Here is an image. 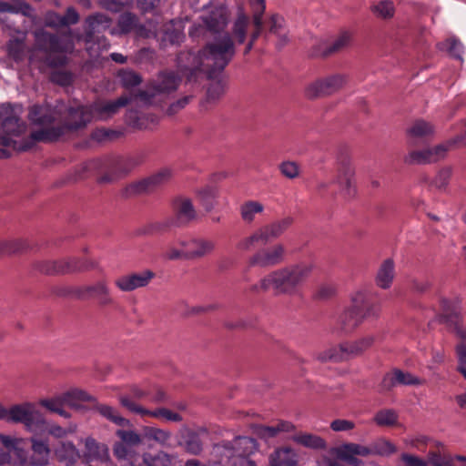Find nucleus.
Masks as SVG:
<instances>
[{
    "label": "nucleus",
    "instance_id": "nucleus-1",
    "mask_svg": "<svg viewBox=\"0 0 466 466\" xmlns=\"http://www.w3.org/2000/svg\"><path fill=\"white\" fill-rule=\"evenodd\" d=\"M28 118L33 124L46 127L33 131L31 139L35 142H52L85 127L94 117L91 106H66L64 102L58 101L55 106L48 104L32 106Z\"/></svg>",
    "mask_w": 466,
    "mask_h": 466
},
{
    "label": "nucleus",
    "instance_id": "nucleus-2",
    "mask_svg": "<svg viewBox=\"0 0 466 466\" xmlns=\"http://www.w3.org/2000/svg\"><path fill=\"white\" fill-rule=\"evenodd\" d=\"M236 55V46L228 32L214 37L198 53H180L179 66L188 72L189 81L204 73L208 79L217 78Z\"/></svg>",
    "mask_w": 466,
    "mask_h": 466
},
{
    "label": "nucleus",
    "instance_id": "nucleus-3",
    "mask_svg": "<svg viewBox=\"0 0 466 466\" xmlns=\"http://www.w3.org/2000/svg\"><path fill=\"white\" fill-rule=\"evenodd\" d=\"M312 268V265L306 262L282 267L269 272L258 283L252 285L250 290L254 293L272 290L276 295H297Z\"/></svg>",
    "mask_w": 466,
    "mask_h": 466
},
{
    "label": "nucleus",
    "instance_id": "nucleus-4",
    "mask_svg": "<svg viewBox=\"0 0 466 466\" xmlns=\"http://www.w3.org/2000/svg\"><path fill=\"white\" fill-rule=\"evenodd\" d=\"M138 165L134 158L120 157H106L86 161L83 165L85 172L96 171L102 175L99 181L106 183L113 181L118 175H126Z\"/></svg>",
    "mask_w": 466,
    "mask_h": 466
},
{
    "label": "nucleus",
    "instance_id": "nucleus-5",
    "mask_svg": "<svg viewBox=\"0 0 466 466\" xmlns=\"http://www.w3.org/2000/svg\"><path fill=\"white\" fill-rule=\"evenodd\" d=\"M257 450L255 439L247 436H238L233 441H223L214 445L213 456H224L230 466L240 464V459L249 460L248 456Z\"/></svg>",
    "mask_w": 466,
    "mask_h": 466
},
{
    "label": "nucleus",
    "instance_id": "nucleus-6",
    "mask_svg": "<svg viewBox=\"0 0 466 466\" xmlns=\"http://www.w3.org/2000/svg\"><path fill=\"white\" fill-rule=\"evenodd\" d=\"M378 338L377 335L368 334L357 340L340 343L339 346L321 352L318 359L322 362H340L356 358L370 349Z\"/></svg>",
    "mask_w": 466,
    "mask_h": 466
},
{
    "label": "nucleus",
    "instance_id": "nucleus-7",
    "mask_svg": "<svg viewBox=\"0 0 466 466\" xmlns=\"http://www.w3.org/2000/svg\"><path fill=\"white\" fill-rule=\"evenodd\" d=\"M36 46L46 55L45 64L52 68L64 66L67 64V57L64 55L69 49V45L56 34L41 31L35 35Z\"/></svg>",
    "mask_w": 466,
    "mask_h": 466
},
{
    "label": "nucleus",
    "instance_id": "nucleus-8",
    "mask_svg": "<svg viewBox=\"0 0 466 466\" xmlns=\"http://www.w3.org/2000/svg\"><path fill=\"white\" fill-rule=\"evenodd\" d=\"M289 217L274 221L258 228L249 237L240 240L237 248L242 251H248L258 246H265L273 239L280 237L292 224Z\"/></svg>",
    "mask_w": 466,
    "mask_h": 466
},
{
    "label": "nucleus",
    "instance_id": "nucleus-9",
    "mask_svg": "<svg viewBox=\"0 0 466 466\" xmlns=\"http://www.w3.org/2000/svg\"><path fill=\"white\" fill-rule=\"evenodd\" d=\"M289 217L274 221L258 228L249 237L240 240L237 248L242 251H248L258 246H265L273 239L280 237L292 224Z\"/></svg>",
    "mask_w": 466,
    "mask_h": 466
},
{
    "label": "nucleus",
    "instance_id": "nucleus-10",
    "mask_svg": "<svg viewBox=\"0 0 466 466\" xmlns=\"http://www.w3.org/2000/svg\"><path fill=\"white\" fill-rule=\"evenodd\" d=\"M289 217L274 221L258 228L249 237L240 240L237 248L242 251H248L258 246H265L273 239L280 237L292 224Z\"/></svg>",
    "mask_w": 466,
    "mask_h": 466
},
{
    "label": "nucleus",
    "instance_id": "nucleus-11",
    "mask_svg": "<svg viewBox=\"0 0 466 466\" xmlns=\"http://www.w3.org/2000/svg\"><path fill=\"white\" fill-rule=\"evenodd\" d=\"M8 421L22 423L28 431L35 434L43 432L46 428L43 413L29 402L13 405L9 409Z\"/></svg>",
    "mask_w": 466,
    "mask_h": 466
},
{
    "label": "nucleus",
    "instance_id": "nucleus-12",
    "mask_svg": "<svg viewBox=\"0 0 466 466\" xmlns=\"http://www.w3.org/2000/svg\"><path fill=\"white\" fill-rule=\"evenodd\" d=\"M93 400V397L87 392L78 389H73L54 399L41 400L40 405L51 412L57 413L64 418H69L70 413L65 410V407L79 410L81 408V402Z\"/></svg>",
    "mask_w": 466,
    "mask_h": 466
},
{
    "label": "nucleus",
    "instance_id": "nucleus-13",
    "mask_svg": "<svg viewBox=\"0 0 466 466\" xmlns=\"http://www.w3.org/2000/svg\"><path fill=\"white\" fill-rule=\"evenodd\" d=\"M179 82V77L174 72H162L146 90L139 93V96L149 104L157 103L162 100V96L174 92Z\"/></svg>",
    "mask_w": 466,
    "mask_h": 466
},
{
    "label": "nucleus",
    "instance_id": "nucleus-14",
    "mask_svg": "<svg viewBox=\"0 0 466 466\" xmlns=\"http://www.w3.org/2000/svg\"><path fill=\"white\" fill-rule=\"evenodd\" d=\"M2 119L1 128L5 134L0 137V159L7 158L10 157L9 152L5 148L7 147H15V141L9 136L21 135L25 125L15 115H14L9 106H3L0 113Z\"/></svg>",
    "mask_w": 466,
    "mask_h": 466
},
{
    "label": "nucleus",
    "instance_id": "nucleus-15",
    "mask_svg": "<svg viewBox=\"0 0 466 466\" xmlns=\"http://www.w3.org/2000/svg\"><path fill=\"white\" fill-rule=\"evenodd\" d=\"M31 455L28 458L23 449H16V457L19 466H46L48 464L50 448L48 442L38 439L36 436L30 438Z\"/></svg>",
    "mask_w": 466,
    "mask_h": 466
},
{
    "label": "nucleus",
    "instance_id": "nucleus-16",
    "mask_svg": "<svg viewBox=\"0 0 466 466\" xmlns=\"http://www.w3.org/2000/svg\"><path fill=\"white\" fill-rule=\"evenodd\" d=\"M172 177V171L168 167L159 169L149 177L129 184L125 188L127 196L137 194H147L154 192L160 187L167 184Z\"/></svg>",
    "mask_w": 466,
    "mask_h": 466
},
{
    "label": "nucleus",
    "instance_id": "nucleus-17",
    "mask_svg": "<svg viewBox=\"0 0 466 466\" xmlns=\"http://www.w3.org/2000/svg\"><path fill=\"white\" fill-rule=\"evenodd\" d=\"M94 267L92 262L86 259L71 258L68 259L41 261L37 264V269L47 275L68 274L76 271L87 270Z\"/></svg>",
    "mask_w": 466,
    "mask_h": 466
},
{
    "label": "nucleus",
    "instance_id": "nucleus-18",
    "mask_svg": "<svg viewBox=\"0 0 466 466\" xmlns=\"http://www.w3.org/2000/svg\"><path fill=\"white\" fill-rule=\"evenodd\" d=\"M228 25V13L227 9L222 6H216L212 8L207 15L201 17V24L194 25L189 31V35L195 37L200 35L204 29L210 33L218 34L226 28Z\"/></svg>",
    "mask_w": 466,
    "mask_h": 466
},
{
    "label": "nucleus",
    "instance_id": "nucleus-19",
    "mask_svg": "<svg viewBox=\"0 0 466 466\" xmlns=\"http://www.w3.org/2000/svg\"><path fill=\"white\" fill-rule=\"evenodd\" d=\"M74 294L80 299H96L100 307H107L115 304L107 283L99 280L91 285L78 287Z\"/></svg>",
    "mask_w": 466,
    "mask_h": 466
},
{
    "label": "nucleus",
    "instance_id": "nucleus-20",
    "mask_svg": "<svg viewBox=\"0 0 466 466\" xmlns=\"http://www.w3.org/2000/svg\"><path fill=\"white\" fill-rule=\"evenodd\" d=\"M345 84L346 76L344 75H331L309 84L306 88V96L309 98L329 96L339 91Z\"/></svg>",
    "mask_w": 466,
    "mask_h": 466
},
{
    "label": "nucleus",
    "instance_id": "nucleus-21",
    "mask_svg": "<svg viewBox=\"0 0 466 466\" xmlns=\"http://www.w3.org/2000/svg\"><path fill=\"white\" fill-rule=\"evenodd\" d=\"M285 259V248L276 244L270 248L258 249L248 259L250 267L268 268L279 265Z\"/></svg>",
    "mask_w": 466,
    "mask_h": 466
},
{
    "label": "nucleus",
    "instance_id": "nucleus-22",
    "mask_svg": "<svg viewBox=\"0 0 466 466\" xmlns=\"http://www.w3.org/2000/svg\"><path fill=\"white\" fill-rule=\"evenodd\" d=\"M178 244L186 249V259L196 260L208 256L215 249L216 244L211 239L204 238H192L188 240H180Z\"/></svg>",
    "mask_w": 466,
    "mask_h": 466
},
{
    "label": "nucleus",
    "instance_id": "nucleus-23",
    "mask_svg": "<svg viewBox=\"0 0 466 466\" xmlns=\"http://www.w3.org/2000/svg\"><path fill=\"white\" fill-rule=\"evenodd\" d=\"M197 217L196 209L192 201L187 198H177L173 201V222L175 227L182 228L187 226Z\"/></svg>",
    "mask_w": 466,
    "mask_h": 466
},
{
    "label": "nucleus",
    "instance_id": "nucleus-24",
    "mask_svg": "<svg viewBox=\"0 0 466 466\" xmlns=\"http://www.w3.org/2000/svg\"><path fill=\"white\" fill-rule=\"evenodd\" d=\"M155 273L151 270H144L137 273L124 275L115 280L117 289L124 292H130L139 288H144L154 279Z\"/></svg>",
    "mask_w": 466,
    "mask_h": 466
},
{
    "label": "nucleus",
    "instance_id": "nucleus-25",
    "mask_svg": "<svg viewBox=\"0 0 466 466\" xmlns=\"http://www.w3.org/2000/svg\"><path fill=\"white\" fill-rule=\"evenodd\" d=\"M130 101L127 96H121L116 100L97 101L91 105L93 117L99 120H106L116 115Z\"/></svg>",
    "mask_w": 466,
    "mask_h": 466
},
{
    "label": "nucleus",
    "instance_id": "nucleus-26",
    "mask_svg": "<svg viewBox=\"0 0 466 466\" xmlns=\"http://www.w3.org/2000/svg\"><path fill=\"white\" fill-rule=\"evenodd\" d=\"M351 35L349 32H342L331 44L320 42L313 46L310 56L315 57H327L333 54L341 52L350 46Z\"/></svg>",
    "mask_w": 466,
    "mask_h": 466
},
{
    "label": "nucleus",
    "instance_id": "nucleus-27",
    "mask_svg": "<svg viewBox=\"0 0 466 466\" xmlns=\"http://www.w3.org/2000/svg\"><path fill=\"white\" fill-rule=\"evenodd\" d=\"M351 300L354 308L357 309L361 322L379 316L380 305L371 301L365 291L356 292Z\"/></svg>",
    "mask_w": 466,
    "mask_h": 466
},
{
    "label": "nucleus",
    "instance_id": "nucleus-28",
    "mask_svg": "<svg viewBox=\"0 0 466 466\" xmlns=\"http://www.w3.org/2000/svg\"><path fill=\"white\" fill-rule=\"evenodd\" d=\"M285 19L279 14H272L267 20H264V31L265 37L268 35H274L279 37L278 46L282 47L287 42L288 37L284 28Z\"/></svg>",
    "mask_w": 466,
    "mask_h": 466
},
{
    "label": "nucleus",
    "instance_id": "nucleus-29",
    "mask_svg": "<svg viewBox=\"0 0 466 466\" xmlns=\"http://www.w3.org/2000/svg\"><path fill=\"white\" fill-rule=\"evenodd\" d=\"M177 457L164 451L144 452L141 461L131 462L130 466H177Z\"/></svg>",
    "mask_w": 466,
    "mask_h": 466
},
{
    "label": "nucleus",
    "instance_id": "nucleus-30",
    "mask_svg": "<svg viewBox=\"0 0 466 466\" xmlns=\"http://www.w3.org/2000/svg\"><path fill=\"white\" fill-rule=\"evenodd\" d=\"M299 455L291 447L276 449L269 456L270 466H298Z\"/></svg>",
    "mask_w": 466,
    "mask_h": 466
},
{
    "label": "nucleus",
    "instance_id": "nucleus-31",
    "mask_svg": "<svg viewBox=\"0 0 466 466\" xmlns=\"http://www.w3.org/2000/svg\"><path fill=\"white\" fill-rule=\"evenodd\" d=\"M249 25L250 17L242 9L238 10L231 33H229L235 45H243L246 42Z\"/></svg>",
    "mask_w": 466,
    "mask_h": 466
},
{
    "label": "nucleus",
    "instance_id": "nucleus-32",
    "mask_svg": "<svg viewBox=\"0 0 466 466\" xmlns=\"http://www.w3.org/2000/svg\"><path fill=\"white\" fill-rule=\"evenodd\" d=\"M147 395V391L137 386H133L130 388L127 393L121 394L118 400L119 403L123 408L127 409L131 413L139 415V412L134 410L131 406H137L138 407V409L147 410L146 408L141 406L137 401L144 400Z\"/></svg>",
    "mask_w": 466,
    "mask_h": 466
},
{
    "label": "nucleus",
    "instance_id": "nucleus-33",
    "mask_svg": "<svg viewBox=\"0 0 466 466\" xmlns=\"http://www.w3.org/2000/svg\"><path fill=\"white\" fill-rule=\"evenodd\" d=\"M395 277V264L393 259H385L379 267L376 277V285L383 289L390 288Z\"/></svg>",
    "mask_w": 466,
    "mask_h": 466
},
{
    "label": "nucleus",
    "instance_id": "nucleus-34",
    "mask_svg": "<svg viewBox=\"0 0 466 466\" xmlns=\"http://www.w3.org/2000/svg\"><path fill=\"white\" fill-rule=\"evenodd\" d=\"M112 19L102 13H96L86 19V36L92 38L96 33H101L110 27Z\"/></svg>",
    "mask_w": 466,
    "mask_h": 466
},
{
    "label": "nucleus",
    "instance_id": "nucleus-35",
    "mask_svg": "<svg viewBox=\"0 0 466 466\" xmlns=\"http://www.w3.org/2000/svg\"><path fill=\"white\" fill-rule=\"evenodd\" d=\"M353 175L354 169L350 162L349 160H343L340 163V167L339 168L337 182L345 191V194L350 198L355 195V187H353L352 184Z\"/></svg>",
    "mask_w": 466,
    "mask_h": 466
},
{
    "label": "nucleus",
    "instance_id": "nucleus-36",
    "mask_svg": "<svg viewBox=\"0 0 466 466\" xmlns=\"http://www.w3.org/2000/svg\"><path fill=\"white\" fill-rule=\"evenodd\" d=\"M132 409L136 411L139 412V415L141 417H151L155 419H158L164 421H172V422H180L182 421L183 418L182 416L175 411H172L171 410L167 408H157L155 410H141L138 409L137 406H131Z\"/></svg>",
    "mask_w": 466,
    "mask_h": 466
},
{
    "label": "nucleus",
    "instance_id": "nucleus-37",
    "mask_svg": "<svg viewBox=\"0 0 466 466\" xmlns=\"http://www.w3.org/2000/svg\"><path fill=\"white\" fill-rule=\"evenodd\" d=\"M55 452L58 461L66 466L74 465L80 458L78 450L71 441H61L56 448Z\"/></svg>",
    "mask_w": 466,
    "mask_h": 466
},
{
    "label": "nucleus",
    "instance_id": "nucleus-38",
    "mask_svg": "<svg viewBox=\"0 0 466 466\" xmlns=\"http://www.w3.org/2000/svg\"><path fill=\"white\" fill-rule=\"evenodd\" d=\"M143 436L148 441H154L165 448H173L172 433L163 429L147 426L143 429Z\"/></svg>",
    "mask_w": 466,
    "mask_h": 466
},
{
    "label": "nucleus",
    "instance_id": "nucleus-39",
    "mask_svg": "<svg viewBox=\"0 0 466 466\" xmlns=\"http://www.w3.org/2000/svg\"><path fill=\"white\" fill-rule=\"evenodd\" d=\"M293 429L294 425L291 422L280 420L276 425H258L255 429V433L258 437L268 441V439L276 437L279 432H289Z\"/></svg>",
    "mask_w": 466,
    "mask_h": 466
},
{
    "label": "nucleus",
    "instance_id": "nucleus-40",
    "mask_svg": "<svg viewBox=\"0 0 466 466\" xmlns=\"http://www.w3.org/2000/svg\"><path fill=\"white\" fill-rule=\"evenodd\" d=\"M353 304L347 309L339 318V329L345 334L353 332L361 325L360 317Z\"/></svg>",
    "mask_w": 466,
    "mask_h": 466
},
{
    "label": "nucleus",
    "instance_id": "nucleus-41",
    "mask_svg": "<svg viewBox=\"0 0 466 466\" xmlns=\"http://www.w3.org/2000/svg\"><path fill=\"white\" fill-rule=\"evenodd\" d=\"M117 25L122 34L136 32L139 35L145 30V26L140 24L137 15L131 12H125L119 15Z\"/></svg>",
    "mask_w": 466,
    "mask_h": 466
},
{
    "label": "nucleus",
    "instance_id": "nucleus-42",
    "mask_svg": "<svg viewBox=\"0 0 466 466\" xmlns=\"http://www.w3.org/2000/svg\"><path fill=\"white\" fill-rule=\"evenodd\" d=\"M459 342L455 347L456 357L458 360L457 371L466 369V327L456 323L454 327Z\"/></svg>",
    "mask_w": 466,
    "mask_h": 466
},
{
    "label": "nucleus",
    "instance_id": "nucleus-43",
    "mask_svg": "<svg viewBox=\"0 0 466 466\" xmlns=\"http://www.w3.org/2000/svg\"><path fill=\"white\" fill-rule=\"evenodd\" d=\"M292 440L309 449L317 450V451H323L327 449V442L326 441L315 434L307 433V432H299L293 436Z\"/></svg>",
    "mask_w": 466,
    "mask_h": 466
},
{
    "label": "nucleus",
    "instance_id": "nucleus-44",
    "mask_svg": "<svg viewBox=\"0 0 466 466\" xmlns=\"http://www.w3.org/2000/svg\"><path fill=\"white\" fill-rule=\"evenodd\" d=\"M0 13L21 14L30 17L33 15L34 8L25 0H11V2L0 0Z\"/></svg>",
    "mask_w": 466,
    "mask_h": 466
},
{
    "label": "nucleus",
    "instance_id": "nucleus-45",
    "mask_svg": "<svg viewBox=\"0 0 466 466\" xmlns=\"http://www.w3.org/2000/svg\"><path fill=\"white\" fill-rule=\"evenodd\" d=\"M126 122L133 127L147 129L149 124L156 122V116L137 110H128L126 115Z\"/></svg>",
    "mask_w": 466,
    "mask_h": 466
},
{
    "label": "nucleus",
    "instance_id": "nucleus-46",
    "mask_svg": "<svg viewBox=\"0 0 466 466\" xmlns=\"http://www.w3.org/2000/svg\"><path fill=\"white\" fill-rule=\"evenodd\" d=\"M95 410L105 419L109 420L110 422L120 426V427H126L129 426L130 421L129 420L124 418L120 415L119 411L111 406L106 405V404H100L97 403L95 406Z\"/></svg>",
    "mask_w": 466,
    "mask_h": 466
},
{
    "label": "nucleus",
    "instance_id": "nucleus-47",
    "mask_svg": "<svg viewBox=\"0 0 466 466\" xmlns=\"http://www.w3.org/2000/svg\"><path fill=\"white\" fill-rule=\"evenodd\" d=\"M253 29L264 31L265 0H249Z\"/></svg>",
    "mask_w": 466,
    "mask_h": 466
},
{
    "label": "nucleus",
    "instance_id": "nucleus-48",
    "mask_svg": "<svg viewBox=\"0 0 466 466\" xmlns=\"http://www.w3.org/2000/svg\"><path fill=\"white\" fill-rule=\"evenodd\" d=\"M105 451V445L97 442L94 438L88 437L86 439L84 457L86 461L102 458Z\"/></svg>",
    "mask_w": 466,
    "mask_h": 466
},
{
    "label": "nucleus",
    "instance_id": "nucleus-49",
    "mask_svg": "<svg viewBox=\"0 0 466 466\" xmlns=\"http://www.w3.org/2000/svg\"><path fill=\"white\" fill-rule=\"evenodd\" d=\"M370 10L378 18L381 19H390L395 14L394 4L390 0H382L372 5Z\"/></svg>",
    "mask_w": 466,
    "mask_h": 466
},
{
    "label": "nucleus",
    "instance_id": "nucleus-50",
    "mask_svg": "<svg viewBox=\"0 0 466 466\" xmlns=\"http://www.w3.org/2000/svg\"><path fill=\"white\" fill-rule=\"evenodd\" d=\"M433 127L424 120H416L409 128L410 137L416 138H426L433 134Z\"/></svg>",
    "mask_w": 466,
    "mask_h": 466
},
{
    "label": "nucleus",
    "instance_id": "nucleus-51",
    "mask_svg": "<svg viewBox=\"0 0 466 466\" xmlns=\"http://www.w3.org/2000/svg\"><path fill=\"white\" fill-rule=\"evenodd\" d=\"M371 456H389L396 452V447L390 441L380 439L370 444Z\"/></svg>",
    "mask_w": 466,
    "mask_h": 466
},
{
    "label": "nucleus",
    "instance_id": "nucleus-52",
    "mask_svg": "<svg viewBox=\"0 0 466 466\" xmlns=\"http://www.w3.org/2000/svg\"><path fill=\"white\" fill-rule=\"evenodd\" d=\"M113 453L118 460L128 461V466H130L131 462H136L133 461L136 453V447L129 446L128 444L118 441L113 446Z\"/></svg>",
    "mask_w": 466,
    "mask_h": 466
},
{
    "label": "nucleus",
    "instance_id": "nucleus-53",
    "mask_svg": "<svg viewBox=\"0 0 466 466\" xmlns=\"http://www.w3.org/2000/svg\"><path fill=\"white\" fill-rule=\"evenodd\" d=\"M184 447L187 452L198 455L203 450V444L198 434L189 431L185 436Z\"/></svg>",
    "mask_w": 466,
    "mask_h": 466
},
{
    "label": "nucleus",
    "instance_id": "nucleus-54",
    "mask_svg": "<svg viewBox=\"0 0 466 466\" xmlns=\"http://www.w3.org/2000/svg\"><path fill=\"white\" fill-rule=\"evenodd\" d=\"M374 421L379 426H393L398 421V415L391 409L380 410L374 416Z\"/></svg>",
    "mask_w": 466,
    "mask_h": 466
},
{
    "label": "nucleus",
    "instance_id": "nucleus-55",
    "mask_svg": "<svg viewBox=\"0 0 466 466\" xmlns=\"http://www.w3.org/2000/svg\"><path fill=\"white\" fill-rule=\"evenodd\" d=\"M337 450L345 451L354 456L369 457L371 456L370 446L361 445L354 442H348L340 445Z\"/></svg>",
    "mask_w": 466,
    "mask_h": 466
},
{
    "label": "nucleus",
    "instance_id": "nucleus-56",
    "mask_svg": "<svg viewBox=\"0 0 466 466\" xmlns=\"http://www.w3.org/2000/svg\"><path fill=\"white\" fill-rule=\"evenodd\" d=\"M264 208L263 205L257 201H248L241 206V217L246 222L253 221L255 215L261 213Z\"/></svg>",
    "mask_w": 466,
    "mask_h": 466
},
{
    "label": "nucleus",
    "instance_id": "nucleus-57",
    "mask_svg": "<svg viewBox=\"0 0 466 466\" xmlns=\"http://www.w3.org/2000/svg\"><path fill=\"white\" fill-rule=\"evenodd\" d=\"M25 248H27V244L22 239L0 242V255L18 253L24 251Z\"/></svg>",
    "mask_w": 466,
    "mask_h": 466
},
{
    "label": "nucleus",
    "instance_id": "nucleus-58",
    "mask_svg": "<svg viewBox=\"0 0 466 466\" xmlns=\"http://www.w3.org/2000/svg\"><path fill=\"white\" fill-rule=\"evenodd\" d=\"M50 80L58 86H68L74 82V75L67 70L55 69L50 74Z\"/></svg>",
    "mask_w": 466,
    "mask_h": 466
},
{
    "label": "nucleus",
    "instance_id": "nucleus-59",
    "mask_svg": "<svg viewBox=\"0 0 466 466\" xmlns=\"http://www.w3.org/2000/svg\"><path fill=\"white\" fill-rule=\"evenodd\" d=\"M118 77L122 86L126 88L135 87L142 81L140 76L132 70H120Z\"/></svg>",
    "mask_w": 466,
    "mask_h": 466
},
{
    "label": "nucleus",
    "instance_id": "nucleus-60",
    "mask_svg": "<svg viewBox=\"0 0 466 466\" xmlns=\"http://www.w3.org/2000/svg\"><path fill=\"white\" fill-rule=\"evenodd\" d=\"M393 370L396 375L395 380L398 381L399 386H417L422 384V380L411 373L400 369Z\"/></svg>",
    "mask_w": 466,
    "mask_h": 466
},
{
    "label": "nucleus",
    "instance_id": "nucleus-61",
    "mask_svg": "<svg viewBox=\"0 0 466 466\" xmlns=\"http://www.w3.org/2000/svg\"><path fill=\"white\" fill-rule=\"evenodd\" d=\"M122 135L121 132L105 127L96 128L91 133V138L97 142L112 141L118 138Z\"/></svg>",
    "mask_w": 466,
    "mask_h": 466
},
{
    "label": "nucleus",
    "instance_id": "nucleus-62",
    "mask_svg": "<svg viewBox=\"0 0 466 466\" xmlns=\"http://www.w3.org/2000/svg\"><path fill=\"white\" fill-rule=\"evenodd\" d=\"M116 435L119 438V441L127 443L129 446L137 448L142 443L141 436L134 431L117 430Z\"/></svg>",
    "mask_w": 466,
    "mask_h": 466
},
{
    "label": "nucleus",
    "instance_id": "nucleus-63",
    "mask_svg": "<svg viewBox=\"0 0 466 466\" xmlns=\"http://www.w3.org/2000/svg\"><path fill=\"white\" fill-rule=\"evenodd\" d=\"M213 78L215 81L212 82L207 91V96L208 101L218 100L225 93V83L222 79Z\"/></svg>",
    "mask_w": 466,
    "mask_h": 466
},
{
    "label": "nucleus",
    "instance_id": "nucleus-64",
    "mask_svg": "<svg viewBox=\"0 0 466 466\" xmlns=\"http://www.w3.org/2000/svg\"><path fill=\"white\" fill-rule=\"evenodd\" d=\"M442 45L445 46L447 51L451 56L462 61V54L464 47L462 43L459 39L451 37L447 39Z\"/></svg>",
    "mask_w": 466,
    "mask_h": 466
}]
</instances>
